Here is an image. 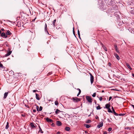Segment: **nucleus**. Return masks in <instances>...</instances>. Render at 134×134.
Instances as JSON below:
<instances>
[{
	"mask_svg": "<svg viewBox=\"0 0 134 134\" xmlns=\"http://www.w3.org/2000/svg\"><path fill=\"white\" fill-rule=\"evenodd\" d=\"M90 115H88V116H90Z\"/></svg>",
	"mask_w": 134,
	"mask_h": 134,
	"instance_id": "obj_63",
	"label": "nucleus"
},
{
	"mask_svg": "<svg viewBox=\"0 0 134 134\" xmlns=\"http://www.w3.org/2000/svg\"><path fill=\"white\" fill-rule=\"evenodd\" d=\"M8 92H5L4 93V97H3V98L4 99H5L7 97V96H8Z\"/></svg>",
	"mask_w": 134,
	"mask_h": 134,
	"instance_id": "obj_12",
	"label": "nucleus"
},
{
	"mask_svg": "<svg viewBox=\"0 0 134 134\" xmlns=\"http://www.w3.org/2000/svg\"><path fill=\"white\" fill-rule=\"evenodd\" d=\"M53 124H52V125H53Z\"/></svg>",
	"mask_w": 134,
	"mask_h": 134,
	"instance_id": "obj_64",
	"label": "nucleus"
},
{
	"mask_svg": "<svg viewBox=\"0 0 134 134\" xmlns=\"http://www.w3.org/2000/svg\"><path fill=\"white\" fill-rule=\"evenodd\" d=\"M103 122L101 121L99 123V124L97 126V127L98 128H99L100 127H102L103 126Z\"/></svg>",
	"mask_w": 134,
	"mask_h": 134,
	"instance_id": "obj_4",
	"label": "nucleus"
},
{
	"mask_svg": "<svg viewBox=\"0 0 134 134\" xmlns=\"http://www.w3.org/2000/svg\"><path fill=\"white\" fill-rule=\"evenodd\" d=\"M56 19H55L53 20V22L52 24H53V26H55V23L56 22Z\"/></svg>",
	"mask_w": 134,
	"mask_h": 134,
	"instance_id": "obj_20",
	"label": "nucleus"
},
{
	"mask_svg": "<svg viewBox=\"0 0 134 134\" xmlns=\"http://www.w3.org/2000/svg\"><path fill=\"white\" fill-rule=\"evenodd\" d=\"M113 113L115 115H116V116H118V114L115 112L114 110V109H113Z\"/></svg>",
	"mask_w": 134,
	"mask_h": 134,
	"instance_id": "obj_19",
	"label": "nucleus"
},
{
	"mask_svg": "<svg viewBox=\"0 0 134 134\" xmlns=\"http://www.w3.org/2000/svg\"><path fill=\"white\" fill-rule=\"evenodd\" d=\"M114 55H115L116 58L118 60L120 59V58L119 55L116 53H114Z\"/></svg>",
	"mask_w": 134,
	"mask_h": 134,
	"instance_id": "obj_9",
	"label": "nucleus"
},
{
	"mask_svg": "<svg viewBox=\"0 0 134 134\" xmlns=\"http://www.w3.org/2000/svg\"><path fill=\"white\" fill-rule=\"evenodd\" d=\"M126 66H127V67L129 68V69H130V70H131L132 69V68H131L130 67L129 65V64L128 63H127L126 64Z\"/></svg>",
	"mask_w": 134,
	"mask_h": 134,
	"instance_id": "obj_17",
	"label": "nucleus"
},
{
	"mask_svg": "<svg viewBox=\"0 0 134 134\" xmlns=\"http://www.w3.org/2000/svg\"><path fill=\"white\" fill-rule=\"evenodd\" d=\"M52 72H49L47 74V76H48L50 75L51 74H52Z\"/></svg>",
	"mask_w": 134,
	"mask_h": 134,
	"instance_id": "obj_35",
	"label": "nucleus"
},
{
	"mask_svg": "<svg viewBox=\"0 0 134 134\" xmlns=\"http://www.w3.org/2000/svg\"><path fill=\"white\" fill-rule=\"evenodd\" d=\"M96 93L95 92L93 93V95L92 96L93 97H95L96 96Z\"/></svg>",
	"mask_w": 134,
	"mask_h": 134,
	"instance_id": "obj_29",
	"label": "nucleus"
},
{
	"mask_svg": "<svg viewBox=\"0 0 134 134\" xmlns=\"http://www.w3.org/2000/svg\"><path fill=\"white\" fill-rule=\"evenodd\" d=\"M94 102L95 103V104H96V100H94Z\"/></svg>",
	"mask_w": 134,
	"mask_h": 134,
	"instance_id": "obj_53",
	"label": "nucleus"
},
{
	"mask_svg": "<svg viewBox=\"0 0 134 134\" xmlns=\"http://www.w3.org/2000/svg\"><path fill=\"white\" fill-rule=\"evenodd\" d=\"M38 91L37 90H34L33 91V92H36Z\"/></svg>",
	"mask_w": 134,
	"mask_h": 134,
	"instance_id": "obj_42",
	"label": "nucleus"
},
{
	"mask_svg": "<svg viewBox=\"0 0 134 134\" xmlns=\"http://www.w3.org/2000/svg\"><path fill=\"white\" fill-rule=\"evenodd\" d=\"M86 99L88 102L90 103H91L92 102V100L91 97L89 96H86Z\"/></svg>",
	"mask_w": 134,
	"mask_h": 134,
	"instance_id": "obj_1",
	"label": "nucleus"
},
{
	"mask_svg": "<svg viewBox=\"0 0 134 134\" xmlns=\"http://www.w3.org/2000/svg\"><path fill=\"white\" fill-rule=\"evenodd\" d=\"M62 125V123L61 122L59 121V126H61Z\"/></svg>",
	"mask_w": 134,
	"mask_h": 134,
	"instance_id": "obj_43",
	"label": "nucleus"
},
{
	"mask_svg": "<svg viewBox=\"0 0 134 134\" xmlns=\"http://www.w3.org/2000/svg\"><path fill=\"white\" fill-rule=\"evenodd\" d=\"M1 30L3 31H4V30L3 28L1 29Z\"/></svg>",
	"mask_w": 134,
	"mask_h": 134,
	"instance_id": "obj_52",
	"label": "nucleus"
},
{
	"mask_svg": "<svg viewBox=\"0 0 134 134\" xmlns=\"http://www.w3.org/2000/svg\"><path fill=\"white\" fill-rule=\"evenodd\" d=\"M108 111L109 113H112V111L111 110V109L110 108L108 109Z\"/></svg>",
	"mask_w": 134,
	"mask_h": 134,
	"instance_id": "obj_24",
	"label": "nucleus"
},
{
	"mask_svg": "<svg viewBox=\"0 0 134 134\" xmlns=\"http://www.w3.org/2000/svg\"><path fill=\"white\" fill-rule=\"evenodd\" d=\"M96 119H98L99 118V117L98 116H96Z\"/></svg>",
	"mask_w": 134,
	"mask_h": 134,
	"instance_id": "obj_51",
	"label": "nucleus"
},
{
	"mask_svg": "<svg viewBox=\"0 0 134 134\" xmlns=\"http://www.w3.org/2000/svg\"><path fill=\"white\" fill-rule=\"evenodd\" d=\"M84 126L87 128H89L91 127L90 125L87 124H85Z\"/></svg>",
	"mask_w": 134,
	"mask_h": 134,
	"instance_id": "obj_15",
	"label": "nucleus"
},
{
	"mask_svg": "<svg viewBox=\"0 0 134 134\" xmlns=\"http://www.w3.org/2000/svg\"><path fill=\"white\" fill-rule=\"evenodd\" d=\"M99 99L101 101L102 100L103 98L102 97H100L99 98Z\"/></svg>",
	"mask_w": 134,
	"mask_h": 134,
	"instance_id": "obj_37",
	"label": "nucleus"
},
{
	"mask_svg": "<svg viewBox=\"0 0 134 134\" xmlns=\"http://www.w3.org/2000/svg\"><path fill=\"white\" fill-rule=\"evenodd\" d=\"M39 97V95L37 93H36V98L38 100H39L40 99Z\"/></svg>",
	"mask_w": 134,
	"mask_h": 134,
	"instance_id": "obj_10",
	"label": "nucleus"
},
{
	"mask_svg": "<svg viewBox=\"0 0 134 134\" xmlns=\"http://www.w3.org/2000/svg\"><path fill=\"white\" fill-rule=\"evenodd\" d=\"M112 130V129L111 127H109L108 128V131L109 132H110Z\"/></svg>",
	"mask_w": 134,
	"mask_h": 134,
	"instance_id": "obj_28",
	"label": "nucleus"
},
{
	"mask_svg": "<svg viewBox=\"0 0 134 134\" xmlns=\"http://www.w3.org/2000/svg\"><path fill=\"white\" fill-rule=\"evenodd\" d=\"M103 48L104 49V50L105 51H107V49L106 48V47H103Z\"/></svg>",
	"mask_w": 134,
	"mask_h": 134,
	"instance_id": "obj_38",
	"label": "nucleus"
},
{
	"mask_svg": "<svg viewBox=\"0 0 134 134\" xmlns=\"http://www.w3.org/2000/svg\"><path fill=\"white\" fill-rule=\"evenodd\" d=\"M132 76L133 77H134V74H132Z\"/></svg>",
	"mask_w": 134,
	"mask_h": 134,
	"instance_id": "obj_56",
	"label": "nucleus"
},
{
	"mask_svg": "<svg viewBox=\"0 0 134 134\" xmlns=\"http://www.w3.org/2000/svg\"><path fill=\"white\" fill-rule=\"evenodd\" d=\"M59 131L57 133V134H59Z\"/></svg>",
	"mask_w": 134,
	"mask_h": 134,
	"instance_id": "obj_60",
	"label": "nucleus"
},
{
	"mask_svg": "<svg viewBox=\"0 0 134 134\" xmlns=\"http://www.w3.org/2000/svg\"><path fill=\"white\" fill-rule=\"evenodd\" d=\"M9 123L8 122H7V125L6 126L5 128L6 129H7L9 127Z\"/></svg>",
	"mask_w": 134,
	"mask_h": 134,
	"instance_id": "obj_22",
	"label": "nucleus"
},
{
	"mask_svg": "<svg viewBox=\"0 0 134 134\" xmlns=\"http://www.w3.org/2000/svg\"><path fill=\"white\" fill-rule=\"evenodd\" d=\"M39 128L40 129V128H41L40 126H39Z\"/></svg>",
	"mask_w": 134,
	"mask_h": 134,
	"instance_id": "obj_61",
	"label": "nucleus"
},
{
	"mask_svg": "<svg viewBox=\"0 0 134 134\" xmlns=\"http://www.w3.org/2000/svg\"><path fill=\"white\" fill-rule=\"evenodd\" d=\"M73 34H74V35L75 36V31H73Z\"/></svg>",
	"mask_w": 134,
	"mask_h": 134,
	"instance_id": "obj_54",
	"label": "nucleus"
},
{
	"mask_svg": "<svg viewBox=\"0 0 134 134\" xmlns=\"http://www.w3.org/2000/svg\"><path fill=\"white\" fill-rule=\"evenodd\" d=\"M46 119L48 122H53V120H52L49 119L48 118H46Z\"/></svg>",
	"mask_w": 134,
	"mask_h": 134,
	"instance_id": "obj_7",
	"label": "nucleus"
},
{
	"mask_svg": "<svg viewBox=\"0 0 134 134\" xmlns=\"http://www.w3.org/2000/svg\"><path fill=\"white\" fill-rule=\"evenodd\" d=\"M36 109L37 110V111H39V107L38 106H36Z\"/></svg>",
	"mask_w": 134,
	"mask_h": 134,
	"instance_id": "obj_36",
	"label": "nucleus"
},
{
	"mask_svg": "<svg viewBox=\"0 0 134 134\" xmlns=\"http://www.w3.org/2000/svg\"><path fill=\"white\" fill-rule=\"evenodd\" d=\"M42 109V107L41 106H40L39 108V111H41Z\"/></svg>",
	"mask_w": 134,
	"mask_h": 134,
	"instance_id": "obj_25",
	"label": "nucleus"
},
{
	"mask_svg": "<svg viewBox=\"0 0 134 134\" xmlns=\"http://www.w3.org/2000/svg\"><path fill=\"white\" fill-rule=\"evenodd\" d=\"M73 101L75 102H79L80 101V100L79 98H78L77 97H73L72 98Z\"/></svg>",
	"mask_w": 134,
	"mask_h": 134,
	"instance_id": "obj_2",
	"label": "nucleus"
},
{
	"mask_svg": "<svg viewBox=\"0 0 134 134\" xmlns=\"http://www.w3.org/2000/svg\"><path fill=\"white\" fill-rule=\"evenodd\" d=\"M107 120L109 122H111L110 120V119H107Z\"/></svg>",
	"mask_w": 134,
	"mask_h": 134,
	"instance_id": "obj_49",
	"label": "nucleus"
},
{
	"mask_svg": "<svg viewBox=\"0 0 134 134\" xmlns=\"http://www.w3.org/2000/svg\"><path fill=\"white\" fill-rule=\"evenodd\" d=\"M33 112L35 113L36 112V110L35 109H34L33 110Z\"/></svg>",
	"mask_w": 134,
	"mask_h": 134,
	"instance_id": "obj_48",
	"label": "nucleus"
},
{
	"mask_svg": "<svg viewBox=\"0 0 134 134\" xmlns=\"http://www.w3.org/2000/svg\"><path fill=\"white\" fill-rule=\"evenodd\" d=\"M1 32H2L1 31V30H0V34H1L2 33Z\"/></svg>",
	"mask_w": 134,
	"mask_h": 134,
	"instance_id": "obj_59",
	"label": "nucleus"
},
{
	"mask_svg": "<svg viewBox=\"0 0 134 134\" xmlns=\"http://www.w3.org/2000/svg\"><path fill=\"white\" fill-rule=\"evenodd\" d=\"M39 131L40 132L42 133H43V132L42 131V129L41 128H40V129Z\"/></svg>",
	"mask_w": 134,
	"mask_h": 134,
	"instance_id": "obj_34",
	"label": "nucleus"
},
{
	"mask_svg": "<svg viewBox=\"0 0 134 134\" xmlns=\"http://www.w3.org/2000/svg\"><path fill=\"white\" fill-rule=\"evenodd\" d=\"M9 55H10V54H9L8 53H7V54H5V55L4 56H5V57H7Z\"/></svg>",
	"mask_w": 134,
	"mask_h": 134,
	"instance_id": "obj_31",
	"label": "nucleus"
},
{
	"mask_svg": "<svg viewBox=\"0 0 134 134\" xmlns=\"http://www.w3.org/2000/svg\"><path fill=\"white\" fill-rule=\"evenodd\" d=\"M76 89L79 91V93H78V94H77V97H78L79 95L81 93V90L79 88H77Z\"/></svg>",
	"mask_w": 134,
	"mask_h": 134,
	"instance_id": "obj_14",
	"label": "nucleus"
},
{
	"mask_svg": "<svg viewBox=\"0 0 134 134\" xmlns=\"http://www.w3.org/2000/svg\"><path fill=\"white\" fill-rule=\"evenodd\" d=\"M112 109H113H113H114V108L113 107H112Z\"/></svg>",
	"mask_w": 134,
	"mask_h": 134,
	"instance_id": "obj_62",
	"label": "nucleus"
},
{
	"mask_svg": "<svg viewBox=\"0 0 134 134\" xmlns=\"http://www.w3.org/2000/svg\"><path fill=\"white\" fill-rule=\"evenodd\" d=\"M56 124L58 126H59V121H57Z\"/></svg>",
	"mask_w": 134,
	"mask_h": 134,
	"instance_id": "obj_41",
	"label": "nucleus"
},
{
	"mask_svg": "<svg viewBox=\"0 0 134 134\" xmlns=\"http://www.w3.org/2000/svg\"><path fill=\"white\" fill-rule=\"evenodd\" d=\"M21 115L23 117H25V115L24 114H22Z\"/></svg>",
	"mask_w": 134,
	"mask_h": 134,
	"instance_id": "obj_45",
	"label": "nucleus"
},
{
	"mask_svg": "<svg viewBox=\"0 0 134 134\" xmlns=\"http://www.w3.org/2000/svg\"><path fill=\"white\" fill-rule=\"evenodd\" d=\"M55 112L56 114H57L59 112V110L58 109H57L56 111H55Z\"/></svg>",
	"mask_w": 134,
	"mask_h": 134,
	"instance_id": "obj_33",
	"label": "nucleus"
},
{
	"mask_svg": "<svg viewBox=\"0 0 134 134\" xmlns=\"http://www.w3.org/2000/svg\"><path fill=\"white\" fill-rule=\"evenodd\" d=\"M131 105L133 107V108L134 109V105L132 104Z\"/></svg>",
	"mask_w": 134,
	"mask_h": 134,
	"instance_id": "obj_55",
	"label": "nucleus"
},
{
	"mask_svg": "<svg viewBox=\"0 0 134 134\" xmlns=\"http://www.w3.org/2000/svg\"><path fill=\"white\" fill-rule=\"evenodd\" d=\"M125 129H126L127 130H128V129H129L130 130V128L129 127H126V128H125Z\"/></svg>",
	"mask_w": 134,
	"mask_h": 134,
	"instance_id": "obj_40",
	"label": "nucleus"
},
{
	"mask_svg": "<svg viewBox=\"0 0 134 134\" xmlns=\"http://www.w3.org/2000/svg\"><path fill=\"white\" fill-rule=\"evenodd\" d=\"M70 128L69 127H66L65 128V130L67 131H69L70 130Z\"/></svg>",
	"mask_w": 134,
	"mask_h": 134,
	"instance_id": "obj_18",
	"label": "nucleus"
},
{
	"mask_svg": "<svg viewBox=\"0 0 134 134\" xmlns=\"http://www.w3.org/2000/svg\"><path fill=\"white\" fill-rule=\"evenodd\" d=\"M9 54H10H10L12 53V51H9L8 52H7Z\"/></svg>",
	"mask_w": 134,
	"mask_h": 134,
	"instance_id": "obj_39",
	"label": "nucleus"
},
{
	"mask_svg": "<svg viewBox=\"0 0 134 134\" xmlns=\"http://www.w3.org/2000/svg\"><path fill=\"white\" fill-rule=\"evenodd\" d=\"M90 76V81L91 84H92L94 81V77L91 73H89Z\"/></svg>",
	"mask_w": 134,
	"mask_h": 134,
	"instance_id": "obj_3",
	"label": "nucleus"
},
{
	"mask_svg": "<svg viewBox=\"0 0 134 134\" xmlns=\"http://www.w3.org/2000/svg\"><path fill=\"white\" fill-rule=\"evenodd\" d=\"M63 113L64 112L62 111H60L59 110V114H62V113Z\"/></svg>",
	"mask_w": 134,
	"mask_h": 134,
	"instance_id": "obj_44",
	"label": "nucleus"
},
{
	"mask_svg": "<svg viewBox=\"0 0 134 134\" xmlns=\"http://www.w3.org/2000/svg\"><path fill=\"white\" fill-rule=\"evenodd\" d=\"M102 93L104 92V91L103 90H102Z\"/></svg>",
	"mask_w": 134,
	"mask_h": 134,
	"instance_id": "obj_58",
	"label": "nucleus"
},
{
	"mask_svg": "<svg viewBox=\"0 0 134 134\" xmlns=\"http://www.w3.org/2000/svg\"><path fill=\"white\" fill-rule=\"evenodd\" d=\"M77 34H78V35L79 38H80V34L79 31V30H78Z\"/></svg>",
	"mask_w": 134,
	"mask_h": 134,
	"instance_id": "obj_26",
	"label": "nucleus"
},
{
	"mask_svg": "<svg viewBox=\"0 0 134 134\" xmlns=\"http://www.w3.org/2000/svg\"><path fill=\"white\" fill-rule=\"evenodd\" d=\"M7 35H10L12 34V33L9 30H7L5 33Z\"/></svg>",
	"mask_w": 134,
	"mask_h": 134,
	"instance_id": "obj_11",
	"label": "nucleus"
},
{
	"mask_svg": "<svg viewBox=\"0 0 134 134\" xmlns=\"http://www.w3.org/2000/svg\"><path fill=\"white\" fill-rule=\"evenodd\" d=\"M114 47H115V50L116 52L118 53H119V51L118 49V48L117 45L116 44H115L114 45Z\"/></svg>",
	"mask_w": 134,
	"mask_h": 134,
	"instance_id": "obj_5",
	"label": "nucleus"
},
{
	"mask_svg": "<svg viewBox=\"0 0 134 134\" xmlns=\"http://www.w3.org/2000/svg\"><path fill=\"white\" fill-rule=\"evenodd\" d=\"M96 108L97 110H99L100 109H101V108L100 106L99 105Z\"/></svg>",
	"mask_w": 134,
	"mask_h": 134,
	"instance_id": "obj_27",
	"label": "nucleus"
},
{
	"mask_svg": "<svg viewBox=\"0 0 134 134\" xmlns=\"http://www.w3.org/2000/svg\"><path fill=\"white\" fill-rule=\"evenodd\" d=\"M125 114L121 113V114H118V115H119V116H124V115H125Z\"/></svg>",
	"mask_w": 134,
	"mask_h": 134,
	"instance_id": "obj_30",
	"label": "nucleus"
},
{
	"mask_svg": "<svg viewBox=\"0 0 134 134\" xmlns=\"http://www.w3.org/2000/svg\"><path fill=\"white\" fill-rule=\"evenodd\" d=\"M107 132L106 131H104V132L103 134H107Z\"/></svg>",
	"mask_w": 134,
	"mask_h": 134,
	"instance_id": "obj_47",
	"label": "nucleus"
},
{
	"mask_svg": "<svg viewBox=\"0 0 134 134\" xmlns=\"http://www.w3.org/2000/svg\"><path fill=\"white\" fill-rule=\"evenodd\" d=\"M1 36L2 37H4L5 38H6L7 37V36L5 35L4 32H2L1 34Z\"/></svg>",
	"mask_w": 134,
	"mask_h": 134,
	"instance_id": "obj_8",
	"label": "nucleus"
},
{
	"mask_svg": "<svg viewBox=\"0 0 134 134\" xmlns=\"http://www.w3.org/2000/svg\"><path fill=\"white\" fill-rule=\"evenodd\" d=\"M74 31V27L73 28V31Z\"/></svg>",
	"mask_w": 134,
	"mask_h": 134,
	"instance_id": "obj_57",
	"label": "nucleus"
},
{
	"mask_svg": "<svg viewBox=\"0 0 134 134\" xmlns=\"http://www.w3.org/2000/svg\"><path fill=\"white\" fill-rule=\"evenodd\" d=\"M0 68H4V67L3 66V64L1 63V62H0Z\"/></svg>",
	"mask_w": 134,
	"mask_h": 134,
	"instance_id": "obj_23",
	"label": "nucleus"
},
{
	"mask_svg": "<svg viewBox=\"0 0 134 134\" xmlns=\"http://www.w3.org/2000/svg\"><path fill=\"white\" fill-rule=\"evenodd\" d=\"M55 105H57L58 104V101H56L55 102Z\"/></svg>",
	"mask_w": 134,
	"mask_h": 134,
	"instance_id": "obj_32",
	"label": "nucleus"
},
{
	"mask_svg": "<svg viewBox=\"0 0 134 134\" xmlns=\"http://www.w3.org/2000/svg\"><path fill=\"white\" fill-rule=\"evenodd\" d=\"M30 125L31 127H32L33 128H35V125H34L33 123H30Z\"/></svg>",
	"mask_w": 134,
	"mask_h": 134,
	"instance_id": "obj_16",
	"label": "nucleus"
},
{
	"mask_svg": "<svg viewBox=\"0 0 134 134\" xmlns=\"http://www.w3.org/2000/svg\"><path fill=\"white\" fill-rule=\"evenodd\" d=\"M91 122V121L90 120H87L86 122L87 123H90Z\"/></svg>",
	"mask_w": 134,
	"mask_h": 134,
	"instance_id": "obj_21",
	"label": "nucleus"
},
{
	"mask_svg": "<svg viewBox=\"0 0 134 134\" xmlns=\"http://www.w3.org/2000/svg\"><path fill=\"white\" fill-rule=\"evenodd\" d=\"M108 65L109 66H110L111 65V64L110 63H108Z\"/></svg>",
	"mask_w": 134,
	"mask_h": 134,
	"instance_id": "obj_50",
	"label": "nucleus"
},
{
	"mask_svg": "<svg viewBox=\"0 0 134 134\" xmlns=\"http://www.w3.org/2000/svg\"><path fill=\"white\" fill-rule=\"evenodd\" d=\"M44 30L45 32H47L48 34H49L48 31L47 30V24L46 23H45V25L44 26Z\"/></svg>",
	"mask_w": 134,
	"mask_h": 134,
	"instance_id": "obj_6",
	"label": "nucleus"
},
{
	"mask_svg": "<svg viewBox=\"0 0 134 134\" xmlns=\"http://www.w3.org/2000/svg\"><path fill=\"white\" fill-rule=\"evenodd\" d=\"M105 108L107 109H109L110 108V105L108 104H106L105 105Z\"/></svg>",
	"mask_w": 134,
	"mask_h": 134,
	"instance_id": "obj_13",
	"label": "nucleus"
},
{
	"mask_svg": "<svg viewBox=\"0 0 134 134\" xmlns=\"http://www.w3.org/2000/svg\"><path fill=\"white\" fill-rule=\"evenodd\" d=\"M112 99V97L110 96L109 97V101Z\"/></svg>",
	"mask_w": 134,
	"mask_h": 134,
	"instance_id": "obj_46",
	"label": "nucleus"
}]
</instances>
